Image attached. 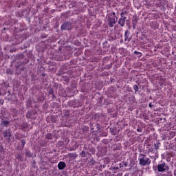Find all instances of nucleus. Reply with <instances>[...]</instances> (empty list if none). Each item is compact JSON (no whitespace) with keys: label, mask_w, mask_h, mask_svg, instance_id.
Instances as JSON below:
<instances>
[{"label":"nucleus","mask_w":176,"mask_h":176,"mask_svg":"<svg viewBox=\"0 0 176 176\" xmlns=\"http://www.w3.org/2000/svg\"><path fill=\"white\" fill-rule=\"evenodd\" d=\"M126 91L131 92V91H133V89H131V87H130L129 86H128V87H126Z\"/></svg>","instance_id":"nucleus-48"},{"label":"nucleus","mask_w":176,"mask_h":176,"mask_svg":"<svg viewBox=\"0 0 176 176\" xmlns=\"http://www.w3.org/2000/svg\"><path fill=\"white\" fill-rule=\"evenodd\" d=\"M138 20H140L138 16H137V14H134L132 17V25L133 30H135V27L137 24H138Z\"/></svg>","instance_id":"nucleus-9"},{"label":"nucleus","mask_w":176,"mask_h":176,"mask_svg":"<svg viewBox=\"0 0 176 176\" xmlns=\"http://www.w3.org/2000/svg\"><path fill=\"white\" fill-rule=\"evenodd\" d=\"M116 151H120V146H116L113 148V152H116Z\"/></svg>","instance_id":"nucleus-35"},{"label":"nucleus","mask_w":176,"mask_h":176,"mask_svg":"<svg viewBox=\"0 0 176 176\" xmlns=\"http://www.w3.org/2000/svg\"><path fill=\"white\" fill-rule=\"evenodd\" d=\"M148 152H153V148H149Z\"/></svg>","instance_id":"nucleus-62"},{"label":"nucleus","mask_w":176,"mask_h":176,"mask_svg":"<svg viewBox=\"0 0 176 176\" xmlns=\"http://www.w3.org/2000/svg\"><path fill=\"white\" fill-rule=\"evenodd\" d=\"M129 14V12L126 10L122 11L120 13V19L118 20V24L120 25V27H123L126 24V20H127V16Z\"/></svg>","instance_id":"nucleus-2"},{"label":"nucleus","mask_w":176,"mask_h":176,"mask_svg":"<svg viewBox=\"0 0 176 176\" xmlns=\"http://www.w3.org/2000/svg\"><path fill=\"white\" fill-rule=\"evenodd\" d=\"M71 115V113L69 110H64L63 111V116L64 118H68Z\"/></svg>","instance_id":"nucleus-22"},{"label":"nucleus","mask_w":176,"mask_h":176,"mask_svg":"<svg viewBox=\"0 0 176 176\" xmlns=\"http://www.w3.org/2000/svg\"><path fill=\"white\" fill-rule=\"evenodd\" d=\"M110 133L112 135H116L118 134V129L116 127L110 128Z\"/></svg>","instance_id":"nucleus-17"},{"label":"nucleus","mask_w":176,"mask_h":176,"mask_svg":"<svg viewBox=\"0 0 176 176\" xmlns=\"http://www.w3.org/2000/svg\"><path fill=\"white\" fill-rule=\"evenodd\" d=\"M80 156L82 157H86L87 156V155H90V153L89 151H82L80 153H79Z\"/></svg>","instance_id":"nucleus-16"},{"label":"nucleus","mask_w":176,"mask_h":176,"mask_svg":"<svg viewBox=\"0 0 176 176\" xmlns=\"http://www.w3.org/2000/svg\"><path fill=\"white\" fill-rule=\"evenodd\" d=\"M119 166H120V168H122V167H124L123 164L122 163H120Z\"/></svg>","instance_id":"nucleus-59"},{"label":"nucleus","mask_w":176,"mask_h":176,"mask_svg":"<svg viewBox=\"0 0 176 176\" xmlns=\"http://www.w3.org/2000/svg\"><path fill=\"white\" fill-rule=\"evenodd\" d=\"M161 6H164V0H158Z\"/></svg>","instance_id":"nucleus-40"},{"label":"nucleus","mask_w":176,"mask_h":176,"mask_svg":"<svg viewBox=\"0 0 176 176\" xmlns=\"http://www.w3.org/2000/svg\"><path fill=\"white\" fill-rule=\"evenodd\" d=\"M126 24L130 30V28H131V24L130 23V20H129V19L126 20Z\"/></svg>","instance_id":"nucleus-31"},{"label":"nucleus","mask_w":176,"mask_h":176,"mask_svg":"<svg viewBox=\"0 0 176 176\" xmlns=\"http://www.w3.org/2000/svg\"><path fill=\"white\" fill-rule=\"evenodd\" d=\"M63 80H64V82H66L67 85H69V77H64Z\"/></svg>","instance_id":"nucleus-32"},{"label":"nucleus","mask_w":176,"mask_h":176,"mask_svg":"<svg viewBox=\"0 0 176 176\" xmlns=\"http://www.w3.org/2000/svg\"><path fill=\"white\" fill-rule=\"evenodd\" d=\"M56 117L54 116H51V120L52 122H54V123L56 122Z\"/></svg>","instance_id":"nucleus-46"},{"label":"nucleus","mask_w":176,"mask_h":176,"mask_svg":"<svg viewBox=\"0 0 176 176\" xmlns=\"http://www.w3.org/2000/svg\"><path fill=\"white\" fill-rule=\"evenodd\" d=\"M68 156L69 159H72L73 160H75V159L78 157V154H76V153H69Z\"/></svg>","instance_id":"nucleus-14"},{"label":"nucleus","mask_w":176,"mask_h":176,"mask_svg":"<svg viewBox=\"0 0 176 176\" xmlns=\"http://www.w3.org/2000/svg\"><path fill=\"white\" fill-rule=\"evenodd\" d=\"M150 27L153 28V30H156L157 28V22L153 21L150 23Z\"/></svg>","instance_id":"nucleus-20"},{"label":"nucleus","mask_w":176,"mask_h":176,"mask_svg":"<svg viewBox=\"0 0 176 176\" xmlns=\"http://www.w3.org/2000/svg\"><path fill=\"white\" fill-rule=\"evenodd\" d=\"M84 149H85V151H89V146H87V145L85 144V145H84Z\"/></svg>","instance_id":"nucleus-52"},{"label":"nucleus","mask_w":176,"mask_h":176,"mask_svg":"<svg viewBox=\"0 0 176 176\" xmlns=\"http://www.w3.org/2000/svg\"><path fill=\"white\" fill-rule=\"evenodd\" d=\"M134 54H136V56H138V57H142V53H141L140 52H138V51H135Z\"/></svg>","instance_id":"nucleus-29"},{"label":"nucleus","mask_w":176,"mask_h":176,"mask_svg":"<svg viewBox=\"0 0 176 176\" xmlns=\"http://www.w3.org/2000/svg\"><path fill=\"white\" fill-rule=\"evenodd\" d=\"M2 124L3 126H8V124H9V122L8 121L5 120L2 122Z\"/></svg>","instance_id":"nucleus-41"},{"label":"nucleus","mask_w":176,"mask_h":176,"mask_svg":"<svg viewBox=\"0 0 176 176\" xmlns=\"http://www.w3.org/2000/svg\"><path fill=\"white\" fill-rule=\"evenodd\" d=\"M68 69H67V65H63L58 70L57 73V76H61V75H64V74H67Z\"/></svg>","instance_id":"nucleus-7"},{"label":"nucleus","mask_w":176,"mask_h":176,"mask_svg":"<svg viewBox=\"0 0 176 176\" xmlns=\"http://www.w3.org/2000/svg\"><path fill=\"white\" fill-rule=\"evenodd\" d=\"M169 170L170 168L164 162H163L162 164H159L157 165L158 173H164V171H168Z\"/></svg>","instance_id":"nucleus-4"},{"label":"nucleus","mask_w":176,"mask_h":176,"mask_svg":"<svg viewBox=\"0 0 176 176\" xmlns=\"http://www.w3.org/2000/svg\"><path fill=\"white\" fill-rule=\"evenodd\" d=\"M122 164H123L124 167H127L129 166V163L128 162H122Z\"/></svg>","instance_id":"nucleus-50"},{"label":"nucleus","mask_w":176,"mask_h":176,"mask_svg":"<svg viewBox=\"0 0 176 176\" xmlns=\"http://www.w3.org/2000/svg\"><path fill=\"white\" fill-rule=\"evenodd\" d=\"M115 39H116V38H113V36H110L109 41L110 42H113V41H115Z\"/></svg>","instance_id":"nucleus-49"},{"label":"nucleus","mask_w":176,"mask_h":176,"mask_svg":"<svg viewBox=\"0 0 176 176\" xmlns=\"http://www.w3.org/2000/svg\"><path fill=\"white\" fill-rule=\"evenodd\" d=\"M65 142H66V144H68V142H69V140H68V139H65Z\"/></svg>","instance_id":"nucleus-60"},{"label":"nucleus","mask_w":176,"mask_h":176,"mask_svg":"<svg viewBox=\"0 0 176 176\" xmlns=\"http://www.w3.org/2000/svg\"><path fill=\"white\" fill-rule=\"evenodd\" d=\"M98 103L99 104H102V100H104V96H100V98H98Z\"/></svg>","instance_id":"nucleus-36"},{"label":"nucleus","mask_w":176,"mask_h":176,"mask_svg":"<svg viewBox=\"0 0 176 176\" xmlns=\"http://www.w3.org/2000/svg\"><path fill=\"white\" fill-rule=\"evenodd\" d=\"M49 69L50 71H54V67L52 66V67L50 66H49Z\"/></svg>","instance_id":"nucleus-54"},{"label":"nucleus","mask_w":176,"mask_h":176,"mask_svg":"<svg viewBox=\"0 0 176 176\" xmlns=\"http://www.w3.org/2000/svg\"><path fill=\"white\" fill-rule=\"evenodd\" d=\"M103 49H109V47H111V45H109V43H108V41H104L103 43Z\"/></svg>","instance_id":"nucleus-21"},{"label":"nucleus","mask_w":176,"mask_h":176,"mask_svg":"<svg viewBox=\"0 0 176 176\" xmlns=\"http://www.w3.org/2000/svg\"><path fill=\"white\" fill-rule=\"evenodd\" d=\"M16 159H19V160H21V159H22L21 155L19 154H17Z\"/></svg>","instance_id":"nucleus-51"},{"label":"nucleus","mask_w":176,"mask_h":176,"mask_svg":"<svg viewBox=\"0 0 176 176\" xmlns=\"http://www.w3.org/2000/svg\"><path fill=\"white\" fill-rule=\"evenodd\" d=\"M27 119H36V113L29 111L26 114Z\"/></svg>","instance_id":"nucleus-10"},{"label":"nucleus","mask_w":176,"mask_h":176,"mask_svg":"<svg viewBox=\"0 0 176 176\" xmlns=\"http://www.w3.org/2000/svg\"><path fill=\"white\" fill-rule=\"evenodd\" d=\"M96 129L98 130L97 131H101V125L100 124L97 123L96 124Z\"/></svg>","instance_id":"nucleus-34"},{"label":"nucleus","mask_w":176,"mask_h":176,"mask_svg":"<svg viewBox=\"0 0 176 176\" xmlns=\"http://www.w3.org/2000/svg\"><path fill=\"white\" fill-rule=\"evenodd\" d=\"M139 164H140V166H149V164H151V159L146 157V155L145 154H142V153H140L139 154Z\"/></svg>","instance_id":"nucleus-1"},{"label":"nucleus","mask_w":176,"mask_h":176,"mask_svg":"<svg viewBox=\"0 0 176 176\" xmlns=\"http://www.w3.org/2000/svg\"><path fill=\"white\" fill-rule=\"evenodd\" d=\"M112 16H114L113 19H115L116 17V12L110 13L109 17H112Z\"/></svg>","instance_id":"nucleus-39"},{"label":"nucleus","mask_w":176,"mask_h":176,"mask_svg":"<svg viewBox=\"0 0 176 176\" xmlns=\"http://www.w3.org/2000/svg\"><path fill=\"white\" fill-rule=\"evenodd\" d=\"M159 145H160V143H157V144L156 143H154V146L156 149H159Z\"/></svg>","instance_id":"nucleus-44"},{"label":"nucleus","mask_w":176,"mask_h":176,"mask_svg":"<svg viewBox=\"0 0 176 176\" xmlns=\"http://www.w3.org/2000/svg\"><path fill=\"white\" fill-rule=\"evenodd\" d=\"M47 91H48V97L50 101H52V100H54V98H56V96H54V91H53V89H52V87H48Z\"/></svg>","instance_id":"nucleus-8"},{"label":"nucleus","mask_w":176,"mask_h":176,"mask_svg":"<svg viewBox=\"0 0 176 176\" xmlns=\"http://www.w3.org/2000/svg\"><path fill=\"white\" fill-rule=\"evenodd\" d=\"M148 107L149 108H153V105L152 104V103H149Z\"/></svg>","instance_id":"nucleus-58"},{"label":"nucleus","mask_w":176,"mask_h":176,"mask_svg":"<svg viewBox=\"0 0 176 176\" xmlns=\"http://www.w3.org/2000/svg\"><path fill=\"white\" fill-rule=\"evenodd\" d=\"M137 131H138V133H142V128H138Z\"/></svg>","instance_id":"nucleus-53"},{"label":"nucleus","mask_w":176,"mask_h":176,"mask_svg":"<svg viewBox=\"0 0 176 176\" xmlns=\"http://www.w3.org/2000/svg\"><path fill=\"white\" fill-rule=\"evenodd\" d=\"M118 23V16H115V18L112 16H108L107 18V23L110 28H112Z\"/></svg>","instance_id":"nucleus-6"},{"label":"nucleus","mask_w":176,"mask_h":176,"mask_svg":"<svg viewBox=\"0 0 176 176\" xmlns=\"http://www.w3.org/2000/svg\"><path fill=\"white\" fill-rule=\"evenodd\" d=\"M67 167V164H65L64 162H60L58 164V170H64Z\"/></svg>","instance_id":"nucleus-12"},{"label":"nucleus","mask_w":176,"mask_h":176,"mask_svg":"<svg viewBox=\"0 0 176 176\" xmlns=\"http://www.w3.org/2000/svg\"><path fill=\"white\" fill-rule=\"evenodd\" d=\"M159 83L160 86H163L166 83V78H160Z\"/></svg>","instance_id":"nucleus-24"},{"label":"nucleus","mask_w":176,"mask_h":176,"mask_svg":"<svg viewBox=\"0 0 176 176\" xmlns=\"http://www.w3.org/2000/svg\"><path fill=\"white\" fill-rule=\"evenodd\" d=\"M45 138H47V140H52L53 138V135H52V133H47L45 135Z\"/></svg>","instance_id":"nucleus-27"},{"label":"nucleus","mask_w":176,"mask_h":176,"mask_svg":"<svg viewBox=\"0 0 176 176\" xmlns=\"http://www.w3.org/2000/svg\"><path fill=\"white\" fill-rule=\"evenodd\" d=\"M102 144H104V145H108L109 144V140L108 139H103L102 140Z\"/></svg>","instance_id":"nucleus-26"},{"label":"nucleus","mask_w":176,"mask_h":176,"mask_svg":"<svg viewBox=\"0 0 176 176\" xmlns=\"http://www.w3.org/2000/svg\"><path fill=\"white\" fill-rule=\"evenodd\" d=\"M78 146H79V145H78L77 144H76L74 145V147H72L69 149L70 151H76V148H78Z\"/></svg>","instance_id":"nucleus-33"},{"label":"nucleus","mask_w":176,"mask_h":176,"mask_svg":"<svg viewBox=\"0 0 176 176\" xmlns=\"http://www.w3.org/2000/svg\"><path fill=\"white\" fill-rule=\"evenodd\" d=\"M124 98V101H125V102H129V101H131V98L130 97V95L129 94H125L123 97Z\"/></svg>","instance_id":"nucleus-19"},{"label":"nucleus","mask_w":176,"mask_h":176,"mask_svg":"<svg viewBox=\"0 0 176 176\" xmlns=\"http://www.w3.org/2000/svg\"><path fill=\"white\" fill-rule=\"evenodd\" d=\"M89 163L90 164L94 165V163H96V161H94V158H91Z\"/></svg>","instance_id":"nucleus-45"},{"label":"nucleus","mask_w":176,"mask_h":176,"mask_svg":"<svg viewBox=\"0 0 176 176\" xmlns=\"http://www.w3.org/2000/svg\"><path fill=\"white\" fill-rule=\"evenodd\" d=\"M88 151L89 155H96V148L92 146H88Z\"/></svg>","instance_id":"nucleus-13"},{"label":"nucleus","mask_w":176,"mask_h":176,"mask_svg":"<svg viewBox=\"0 0 176 176\" xmlns=\"http://www.w3.org/2000/svg\"><path fill=\"white\" fill-rule=\"evenodd\" d=\"M111 68H112V63H111L110 65H106L107 69H111Z\"/></svg>","instance_id":"nucleus-43"},{"label":"nucleus","mask_w":176,"mask_h":176,"mask_svg":"<svg viewBox=\"0 0 176 176\" xmlns=\"http://www.w3.org/2000/svg\"><path fill=\"white\" fill-rule=\"evenodd\" d=\"M92 119H94V120H98L100 119V113H95L92 116Z\"/></svg>","instance_id":"nucleus-23"},{"label":"nucleus","mask_w":176,"mask_h":176,"mask_svg":"<svg viewBox=\"0 0 176 176\" xmlns=\"http://www.w3.org/2000/svg\"><path fill=\"white\" fill-rule=\"evenodd\" d=\"M60 30L61 31H71L72 30V24L69 21H65L62 24Z\"/></svg>","instance_id":"nucleus-5"},{"label":"nucleus","mask_w":176,"mask_h":176,"mask_svg":"<svg viewBox=\"0 0 176 176\" xmlns=\"http://www.w3.org/2000/svg\"><path fill=\"white\" fill-rule=\"evenodd\" d=\"M69 105L72 108H79V107H82L83 105V103H82L80 100L74 99L69 101Z\"/></svg>","instance_id":"nucleus-3"},{"label":"nucleus","mask_w":176,"mask_h":176,"mask_svg":"<svg viewBox=\"0 0 176 176\" xmlns=\"http://www.w3.org/2000/svg\"><path fill=\"white\" fill-rule=\"evenodd\" d=\"M82 93H87V89L86 88H82L81 89Z\"/></svg>","instance_id":"nucleus-47"},{"label":"nucleus","mask_w":176,"mask_h":176,"mask_svg":"<svg viewBox=\"0 0 176 176\" xmlns=\"http://www.w3.org/2000/svg\"><path fill=\"white\" fill-rule=\"evenodd\" d=\"M113 171H116V170H119V167L113 168Z\"/></svg>","instance_id":"nucleus-57"},{"label":"nucleus","mask_w":176,"mask_h":176,"mask_svg":"<svg viewBox=\"0 0 176 176\" xmlns=\"http://www.w3.org/2000/svg\"><path fill=\"white\" fill-rule=\"evenodd\" d=\"M82 134H87V133H89L90 128H89V126H85L82 128Z\"/></svg>","instance_id":"nucleus-15"},{"label":"nucleus","mask_w":176,"mask_h":176,"mask_svg":"<svg viewBox=\"0 0 176 176\" xmlns=\"http://www.w3.org/2000/svg\"><path fill=\"white\" fill-rule=\"evenodd\" d=\"M21 144H22L23 146H24L25 145V140H21Z\"/></svg>","instance_id":"nucleus-55"},{"label":"nucleus","mask_w":176,"mask_h":176,"mask_svg":"<svg viewBox=\"0 0 176 176\" xmlns=\"http://www.w3.org/2000/svg\"><path fill=\"white\" fill-rule=\"evenodd\" d=\"M131 37H130V31L126 30L124 33V41L130 42Z\"/></svg>","instance_id":"nucleus-11"},{"label":"nucleus","mask_w":176,"mask_h":176,"mask_svg":"<svg viewBox=\"0 0 176 176\" xmlns=\"http://www.w3.org/2000/svg\"><path fill=\"white\" fill-rule=\"evenodd\" d=\"M122 175H123V173H118V174L117 175V176H122Z\"/></svg>","instance_id":"nucleus-63"},{"label":"nucleus","mask_w":176,"mask_h":176,"mask_svg":"<svg viewBox=\"0 0 176 176\" xmlns=\"http://www.w3.org/2000/svg\"><path fill=\"white\" fill-rule=\"evenodd\" d=\"M133 88L135 91V94H137V91H138V85H133Z\"/></svg>","instance_id":"nucleus-30"},{"label":"nucleus","mask_w":176,"mask_h":176,"mask_svg":"<svg viewBox=\"0 0 176 176\" xmlns=\"http://www.w3.org/2000/svg\"><path fill=\"white\" fill-rule=\"evenodd\" d=\"M69 64H70L69 65L70 68H75V67H76V65L74 63V60H71L69 62Z\"/></svg>","instance_id":"nucleus-25"},{"label":"nucleus","mask_w":176,"mask_h":176,"mask_svg":"<svg viewBox=\"0 0 176 176\" xmlns=\"http://www.w3.org/2000/svg\"><path fill=\"white\" fill-rule=\"evenodd\" d=\"M3 137H8V140L10 141V138L12 137V133L10 131H6L3 132Z\"/></svg>","instance_id":"nucleus-18"},{"label":"nucleus","mask_w":176,"mask_h":176,"mask_svg":"<svg viewBox=\"0 0 176 176\" xmlns=\"http://www.w3.org/2000/svg\"><path fill=\"white\" fill-rule=\"evenodd\" d=\"M173 175L176 176V169L174 170Z\"/></svg>","instance_id":"nucleus-64"},{"label":"nucleus","mask_w":176,"mask_h":176,"mask_svg":"<svg viewBox=\"0 0 176 176\" xmlns=\"http://www.w3.org/2000/svg\"><path fill=\"white\" fill-rule=\"evenodd\" d=\"M143 118L145 119V120H148L149 119V117L146 115V113H143Z\"/></svg>","instance_id":"nucleus-38"},{"label":"nucleus","mask_w":176,"mask_h":176,"mask_svg":"<svg viewBox=\"0 0 176 176\" xmlns=\"http://www.w3.org/2000/svg\"><path fill=\"white\" fill-rule=\"evenodd\" d=\"M109 90V93H111V91H113V87H111Z\"/></svg>","instance_id":"nucleus-61"},{"label":"nucleus","mask_w":176,"mask_h":176,"mask_svg":"<svg viewBox=\"0 0 176 176\" xmlns=\"http://www.w3.org/2000/svg\"><path fill=\"white\" fill-rule=\"evenodd\" d=\"M166 176H173V172L168 170L166 173Z\"/></svg>","instance_id":"nucleus-42"},{"label":"nucleus","mask_w":176,"mask_h":176,"mask_svg":"<svg viewBox=\"0 0 176 176\" xmlns=\"http://www.w3.org/2000/svg\"><path fill=\"white\" fill-rule=\"evenodd\" d=\"M58 146H64V142L63 141H58Z\"/></svg>","instance_id":"nucleus-37"},{"label":"nucleus","mask_w":176,"mask_h":176,"mask_svg":"<svg viewBox=\"0 0 176 176\" xmlns=\"http://www.w3.org/2000/svg\"><path fill=\"white\" fill-rule=\"evenodd\" d=\"M97 25H98V27H100L101 26V21H98L97 23H96Z\"/></svg>","instance_id":"nucleus-56"},{"label":"nucleus","mask_w":176,"mask_h":176,"mask_svg":"<svg viewBox=\"0 0 176 176\" xmlns=\"http://www.w3.org/2000/svg\"><path fill=\"white\" fill-rule=\"evenodd\" d=\"M141 36H139V39L140 41H144V39H145V38H146V36L144 33H142Z\"/></svg>","instance_id":"nucleus-28"}]
</instances>
